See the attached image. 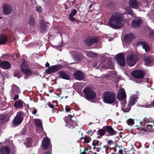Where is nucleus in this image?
<instances>
[{"instance_id": "f257e3e1", "label": "nucleus", "mask_w": 154, "mask_h": 154, "mask_svg": "<svg viewBox=\"0 0 154 154\" xmlns=\"http://www.w3.org/2000/svg\"><path fill=\"white\" fill-rule=\"evenodd\" d=\"M126 22L123 14L119 12H115L111 16L108 21V26L114 29H120Z\"/></svg>"}, {"instance_id": "f03ea898", "label": "nucleus", "mask_w": 154, "mask_h": 154, "mask_svg": "<svg viewBox=\"0 0 154 154\" xmlns=\"http://www.w3.org/2000/svg\"><path fill=\"white\" fill-rule=\"evenodd\" d=\"M138 60L137 56L133 54L128 55L126 58V61L127 64L131 66L134 65Z\"/></svg>"}, {"instance_id": "7ed1b4c3", "label": "nucleus", "mask_w": 154, "mask_h": 154, "mask_svg": "<svg viewBox=\"0 0 154 154\" xmlns=\"http://www.w3.org/2000/svg\"><path fill=\"white\" fill-rule=\"evenodd\" d=\"M116 59L117 63L121 66H124L125 65V62L124 55L122 53L116 55Z\"/></svg>"}, {"instance_id": "20e7f679", "label": "nucleus", "mask_w": 154, "mask_h": 154, "mask_svg": "<svg viewBox=\"0 0 154 154\" xmlns=\"http://www.w3.org/2000/svg\"><path fill=\"white\" fill-rule=\"evenodd\" d=\"M61 68L60 65H55L52 66L48 68L46 71L47 74H50L60 70Z\"/></svg>"}, {"instance_id": "39448f33", "label": "nucleus", "mask_w": 154, "mask_h": 154, "mask_svg": "<svg viewBox=\"0 0 154 154\" xmlns=\"http://www.w3.org/2000/svg\"><path fill=\"white\" fill-rule=\"evenodd\" d=\"M83 92L86 95V96H96V94L91 88L88 86L85 87L83 90Z\"/></svg>"}, {"instance_id": "423d86ee", "label": "nucleus", "mask_w": 154, "mask_h": 154, "mask_svg": "<svg viewBox=\"0 0 154 154\" xmlns=\"http://www.w3.org/2000/svg\"><path fill=\"white\" fill-rule=\"evenodd\" d=\"M132 74L134 77L138 79H142L144 76L143 72L140 70L134 71L132 72Z\"/></svg>"}, {"instance_id": "0eeeda50", "label": "nucleus", "mask_w": 154, "mask_h": 154, "mask_svg": "<svg viewBox=\"0 0 154 154\" xmlns=\"http://www.w3.org/2000/svg\"><path fill=\"white\" fill-rule=\"evenodd\" d=\"M74 78L78 80L82 81L85 79V75L84 73L79 71L75 72L73 74Z\"/></svg>"}, {"instance_id": "6e6552de", "label": "nucleus", "mask_w": 154, "mask_h": 154, "mask_svg": "<svg viewBox=\"0 0 154 154\" xmlns=\"http://www.w3.org/2000/svg\"><path fill=\"white\" fill-rule=\"evenodd\" d=\"M2 8L3 13L5 15L9 14L12 11L11 7L9 4L6 3H5L2 5Z\"/></svg>"}, {"instance_id": "1a4fd4ad", "label": "nucleus", "mask_w": 154, "mask_h": 154, "mask_svg": "<svg viewBox=\"0 0 154 154\" xmlns=\"http://www.w3.org/2000/svg\"><path fill=\"white\" fill-rule=\"evenodd\" d=\"M49 23H45L43 20L41 21L39 30L42 33L44 32L48 28Z\"/></svg>"}, {"instance_id": "9d476101", "label": "nucleus", "mask_w": 154, "mask_h": 154, "mask_svg": "<svg viewBox=\"0 0 154 154\" xmlns=\"http://www.w3.org/2000/svg\"><path fill=\"white\" fill-rule=\"evenodd\" d=\"M11 95H14V96H18L17 94L20 93L19 88L16 85H13L12 87L11 90Z\"/></svg>"}, {"instance_id": "9b49d317", "label": "nucleus", "mask_w": 154, "mask_h": 154, "mask_svg": "<svg viewBox=\"0 0 154 154\" xmlns=\"http://www.w3.org/2000/svg\"><path fill=\"white\" fill-rule=\"evenodd\" d=\"M24 64H25L24 62H23V64L21 65L20 69L21 71L25 75L30 76L32 74V71L30 69L25 68L24 66H23Z\"/></svg>"}, {"instance_id": "f8f14e48", "label": "nucleus", "mask_w": 154, "mask_h": 154, "mask_svg": "<svg viewBox=\"0 0 154 154\" xmlns=\"http://www.w3.org/2000/svg\"><path fill=\"white\" fill-rule=\"evenodd\" d=\"M137 45L138 46H141L144 49L145 51L146 52L148 51H149V45L146 43L144 42H138L137 43Z\"/></svg>"}, {"instance_id": "ddd939ff", "label": "nucleus", "mask_w": 154, "mask_h": 154, "mask_svg": "<svg viewBox=\"0 0 154 154\" xmlns=\"http://www.w3.org/2000/svg\"><path fill=\"white\" fill-rule=\"evenodd\" d=\"M98 40L97 38H88L85 41V43L88 45H90L91 44L96 42Z\"/></svg>"}, {"instance_id": "4468645a", "label": "nucleus", "mask_w": 154, "mask_h": 154, "mask_svg": "<svg viewBox=\"0 0 154 154\" xmlns=\"http://www.w3.org/2000/svg\"><path fill=\"white\" fill-rule=\"evenodd\" d=\"M12 114V113L8 114L6 115H2L0 116V122L1 123H3L4 122H8V118Z\"/></svg>"}, {"instance_id": "2eb2a0df", "label": "nucleus", "mask_w": 154, "mask_h": 154, "mask_svg": "<svg viewBox=\"0 0 154 154\" xmlns=\"http://www.w3.org/2000/svg\"><path fill=\"white\" fill-rule=\"evenodd\" d=\"M103 100L105 103L112 104L116 100L115 97H103Z\"/></svg>"}, {"instance_id": "dca6fc26", "label": "nucleus", "mask_w": 154, "mask_h": 154, "mask_svg": "<svg viewBox=\"0 0 154 154\" xmlns=\"http://www.w3.org/2000/svg\"><path fill=\"white\" fill-rule=\"evenodd\" d=\"M49 143L48 139L46 138H44L42 142V147L44 150L47 149L49 146Z\"/></svg>"}, {"instance_id": "f3484780", "label": "nucleus", "mask_w": 154, "mask_h": 154, "mask_svg": "<svg viewBox=\"0 0 154 154\" xmlns=\"http://www.w3.org/2000/svg\"><path fill=\"white\" fill-rule=\"evenodd\" d=\"M103 129L105 130L106 131L111 135H112L116 134V132L111 126H106L103 127Z\"/></svg>"}, {"instance_id": "a211bd4d", "label": "nucleus", "mask_w": 154, "mask_h": 154, "mask_svg": "<svg viewBox=\"0 0 154 154\" xmlns=\"http://www.w3.org/2000/svg\"><path fill=\"white\" fill-rule=\"evenodd\" d=\"M0 66L3 69H7L10 68L11 64L8 62L4 61L0 63Z\"/></svg>"}, {"instance_id": "6ab92c4d", "label": "nucleus", "mask_w": 154, "mask_h": 154, "mask_svg": "<svg viewBox=\"0 0 154 154\" xmlns=\"http://www.w3.org/2000/svg\"><path fill=\"white\" fill-rule=\"evenodd\" d=\"M142 23L141 20L139 18L136 19L132 22L131 26L133 28H136L139 26Z\"/></svg>"}, {"instance_id": "aec40b11", "label": "nucleus", "mask_w": 154, "mask_h": 154, "mask_svg": "<svg viewBox=\"0 0 154 154\" xmlns=\"http://www.w3.org/2000/svg\"><path fill=\"white\" fill-rule=\"evenodd\" d=\"M134 38V35L132 33H129L125 35L124 39V41L127 42H131Z\"/></svg>"}, {"instance_id": "412c9836", "label": "nucleus", "mask_w": 154, "mask_h": 154, "mask_svg": "<svg viewBox=\"0 0 154 154\" xmlns=\"http://www.w3.org/2000/svg\"><path fill=\"white\" fill-rule=\"evenodd\" d=\"M0 152L2 154H9L10 152V149L7 146H2L0 149Z\"/></svg>"}, {"instance_id": "4be33fe9", "label": "nucleus", "mask_w": 154, "mask_h": 154, "mask_svg": "<svg viewBox=\"0 0 154 154\" xmlns=\"http://www.w3.org/2000/svg\"><path fill=\"white\" fill-rule=\"evenodd\" d=\"M129 5L130 7L136 9L138 8L139 3L136 0H130Z\"/></svg>"}, {"instance_id": "5701e85b", "label": "nucleus", "mask_w": 154, "mask_h": 154, "mask_svg": "<svg viewBox=\"0 0 154 154\" xmlns=\"http://www.w3.org/2000/svg\"><path fill=\"white\" fill-rule=\"evenodd\" d=\"M77 12V11L75 9H73L71 11L69 16V18L70 21H75V19L73 17V16L75 15Z\"/></svg>"}, {"instance_id": "b1692460", "label": "nucleus", "mask_w": 154, "mask_h": 154, "mask_svg": "<svg viewBox=\"0 0 154 154\" xmlns=\"http://www.w3.org/2000/svg\"><path fill=\"white\" fill-rule=\"evenodd\" d=\"M58 74L60 77L62 79L66 80H69L70 79L69 76L66 74L63 71H59Z\"/></svg>"}, {"instance_id": "393cba45", "label": "nucleus", "mask_w": 154, "mask_h": 154, "mask_svg": "<svg viewBox=\"0 0 154 154\" xmlns=\"http://www.w3.org/2000/svg\"><path fill=\"white\" fill-rule=\"evenodd\" d=\"M35 122V125L40 130L42 131L43 130L42 126V123L41 120L38 119H35L34 120Z\"/></svg>"}, {"instance_id": "a878e982", "label": "nucleus", "mask_w": 154, "mask_h": 154, "mask_svg": "<svg viewBox=\"0 0 154 154\" xmlns=\"http://www.w3.org/2000/svg\"><path fill=\"white\" fill-rule=\"evenodd\" d=\"M8 39L7 36L3 34L0 35V44L4 45Z\"/></svg>"}, {"instance_id": "bb28decb", "label": "nucleus", "mask_w": 154, "mask_h": 154, "mask_svg": "<svg viewBox=\"0 0 154 154\" xmlns=\"http://www.w3.org/2000/svg\"><path fill=\"white\" fill-rule=\"evenodd\" d=\"M23 120L19 118L16 117V116L13 121V124L14 126H17L20 125L22 122Z\"/></svg>"}, {"instance_id": "cd10ccee", "label": "nucleus", "mask_w": 154, "mask_h": 154, "mask_svg": "<svg viewBox=\"0 0 154 154\" xmlns=\"http://www.w3.org/2000/svg\"><path fill=\"white\" fill-rule=\"evenodd\" d=\"M137 97H130L128 105L129 106L133 105L137 101Z\"/></svg>"}, {"instance_id": "c85d7f7f", "label": "nucleus", "mask_w": 154, "mask_h": 154, "mask_svg": "<svg viewBox=\"0 0 154 154\" xmlns=\"http://www.w3.org/2000/svg\"><path fill=\"white\" fill-rule=\"evenodd\" d=\"M23 102L21 100L16 101L14 103V106L17 108H19L23 106Z\"/></svg>"}, {"instance_id": "c756f323", "label": "nucleus", "mask_w": 154, "mask_h": 154, "mask_svg": "<svg viewBox=\"0 0 154 154\" xmlns=\"http://www.w3.org/2000/svg\"><path fill=\"white\" fill-rule=\"evenodd\" d=\"M74 56V58L78 61H80L84 58V56L83 55L81 54H73Z\"/></svg>"}, {"instance_id": "7c9ffc66", "label": "nucleus", "mask_w": 154, "mask_h": 154, "mask_svg": "<svg viewBox=\"0 0 154 154\" xmlns=\"http://www.w3.org/2000/svg\"><path fill=\"white\" fill-rule=\"evenodd\" d=\"M29 26L31 28L33 27L34 24V18L32 16H31L30 17L29 21Z\"/></svg>"}, {"instance_id": "2f4dec72", "label": "nucleus", "mask_w": 154, "mask_h": 154, "mask_svg": "<svg viewBox=\"0 0 154 154\" xmlns=\"http://www.w3.org/2000/svg\"><path fill=\"white\" fill-rule=\"evenodd\" d=\"M116 94L111 91H107L103 94V96H115Z\"/></svg>"}, {"instance_id": "473e14b6", "label": "nucleus", "mask_w": 154, "mask_h": 154, "mask_svg": "<svg viewBox=\"0 0 154 154\" xmlns=\"http://www.w3.org/2000/svg\"><path fill=\"white\" fill-rule=\"evenodd\" d=\"M117 96H126L124 90L122 88L120 89L117 94Z\"/></svg>"}, {"instance_id": "72a5a7b5", "label": "nucleus", "mask_w": 154, "mask_h": 154, "mask_svg": "<svg viewBox=\"0 0 154 154\" xmlns=\"http://www.w3.org/2000/svg\"><path fill=\"white\" fill-rule=\"evenodd\" d=\"M25 115L24 113L22 111H20L17 112V115L16 116V117L19 118L20 119L23 120V117Z\"/></svg>"}, {"instance_id": "f704fd0d", "label": "nucleus", "mask_w": 154, "mask_h": 154, "mask_svg": "<svg viewBox=\"0 0 154 154\" xmlns=\"http://www.w3.org/2000/svg\"><path fill=\"white\" fill-rule=\"evenodd\" d=\"M152 61V59L150 57H146L144 58V61L147 64L151 63Z\"/></svg>"}, {"instance_id": "c9c22d12", "label": "nucleus", "mask_w": 154, "mask_h": 154, "mask_svg": "<svg viewBox=\"0 0 154 154\" xmlns=\"http://www.w3.org/2000/svg\"><path fill=\"white\" fill-rule=\"evenodd\" d=\"M86 55L89 57H94L97 56L96 54L91 51H86Z\"/></svg>"}, {"instance_id": "e433bc0d", "label": "nucleus", "mask_w": 154, "mask_h": 154, "mask_svg": "<svg viewBox=\"0 0 154 154\" xmlns=\"http://www.w3.org/2000/svg\"><path fill=\"white\" fill-rule=\"evenodd\" d=\"M106 131L105 130L103 129H100L97 131L98 134L101 136H103L105 134V132Z\"/></svg>"}, {"instance_id": "4c0bfd02", "label": "nucleus", "mask_w": 154, "mask_h": 154, "mask_svg": "<svg viewBox=\"0 0 154 154\" xmlns=\"http://www.w3.org/2000/svg\"><path fill=\"white\" fill-rule=\"evenodd\" d=\"M126 12L131 15L133 14L132 10L129 8H126L125 9Z\"/></svg>"}, {"instance_id": "58836bf2", "label": "nucleus", "mask_w": 154, "mask_h": 154, "mask_svg": "<svg viewBox=\"0 0 154 154\" xmlns=\"http://www.w3.org/2000/svg\"><path fill=\"white\" fill-rule=\"evenodd\" d=\"M134 120L132 119H128L127 121V123L128 124L130 125H132L134 123Z\"/></svg>"}, {"instance_id": "ea45409f", "label": "nucleus", "mask_w": 154, "mask_h": 154, "mask_svg": "<svg viewBox=\"0 0 154 154\" xmlns=\"http://www.w3.org/2000/svg\"><path fill=\"white\" fill-rule=\"evenodd\" d=\"M95 97H85V98L91 102H94V100Z\"/></svg>"}, {"instance_id": "a19ab883", "label": "nucleus", "mask_w": 154, "mask_h": 154, "mask_svg": "<svg viewBox=\"0 0 154 154\" xmlns=\"http://www.w3.org/2000/svg\"><path fill=\"white\" fill-rule=\"evenodd\" d=\"M36 11L38 13H41L42 11V9L41 6H38L36 8Z\"/></svg>"}, {"instance_id": "79ce46f5", "label": "nucleus", "mask_w": 154, "mask_h": 154, "mask_svg": "<svg viewBox=\"0 0 154 154\" xmlns=\"http://www.w3.org/2000/svg\"><path fill=\"white\" fill-rule=\"evenodd\" d=\"M95 141V140H93V143H92V145L93 146H94V149L95 148V149H97V148H96L95 147V146L96 145H97V144L99 143V141L97 140L96 141L95 143H94V142Z\"/></svg>"}, {"instance_id": "37998d69", "label": "nucleus", "mask_w": 154, "mask_h": 154, "mask_svg": "<svg viewBox=\"0 0 154 154\" xmlns=\"http://www.w3.org/2000/svg\"><path fill=\"white\" fill-rule=\"evenodd\" d=\"M154 106V100L150 104L147 105L146 106V107H152Z\"/></svg>"}, {"instance_id": "c03bdc74", "label": "nucleus", "mask_w": 154, "mask_h": 154, "mask_svg": "<svg viewBox=\"0 0 154 154\" xmlns=\"http://www.w3.org/2000/svg\"><path fill=\"white\" fill-rule=\"evenodd\" d=\"M126 97H117V99L121 100L122 101L125 99Z\"/></svg>"}, {"instance_id": "a18cd8bd", "label": "nucleus", "mask_w": 154, "mask_h": 154, "mask_svg": "<svg viewBox=\"0 0 154 154\" xmlns=\"http://www.w3.org/2000/svg\"><path fill=\"white\" fill-rule=\"evenodd\" d=\"M23 62H24V63H25V64H24L23 65L24 66L25 68H27L28 66V65H27V63L25 62V61L24 60H23V62H22L21 65H22L23 64Z\"/></svg>"}, {"instance_id": "49530a36", "label": "nucleus", "mask_w": 154, "mask_h": 154, "mask_svg": "<svg viewBox=\"0 0 154 154\" xmlns=\"http://www.w3.org/2000/svg\"><path fill=\"white\" fill-rule=\"evenodd\" d=\"M48 105L50 108H53V109L54 108V105L51 104L50 102H49L48 103Z\"/></svg>"}, {"instance_id": "de8ad7c7", "label": "nucleus", "mask_w": 154, "mask_h": 154, "mask_svg": "<svg viewBox=\"0 0 154 154\" xmlns=\"http://www.w3.org/2000/svg\"><path fill=\"white\" fill-rule=\"evenodd\" d=\"M121 103L123 106L124 105H125L126 103V98L125 99L123 100H122L121 102Z\"/></svg>"}, {"instance_id": "09e8293b", "label": "nucleus", "mask_w": 154, "mask_h": 154, "mask_svg": "<svg viewBox=\"0 0 154 154\" xmlns=\"http://www.w3.org/2000/svg\"><path fill=\"white\" fill-rule=\"evenodd\" d=\"M85 142L86 143H88L89 142V139L87 137H84Z\"/></svg>"}, {"instance_id": "8fccbe9b", "label": "nucleus", "mask_w": 154, "mask_h": 154, "mask_svg": "<svg viewBox=\"0 0 154 154\" xmlns=\"http://www.w3.org/2000/svg\"><path fill=\"white\" fill-rule=\"evenodd\" d=\"M106 54H107V53H105V54H102L101 55V58H104V59L105 60H106V58L105 57Z\"/></svg>"}, {"instance_id": "3c124183", "label": "nucleus", "mask_w": 154, "mask_h": 154, "mask_svg": "<svg viewBox=\"0 0 154 154\" xmlns=\"http://www.w3.org/2000/svg\"><path fill=\"white\" fill-rule=\"evenodd\" d=\"M107 143L108 144L110 145L111 144H114V143H113V142L111 140H108L107 142Z\"/></svg>"}, {"instance_id": "603ef678", "label": "nucleus", "mask_w": 154, "mask_h": 154, "mask_svg": "<svg viewBox=\"0 0 154 154\" xmlns=\"http://www.w3.org/2000/svg\"><path fill=\"white\" fill-rule=\"evenodd\" d=\"M14 75L15 77H17L18 78H20L21 76V75H18L17 74H14Z\"/></svg>"}, {"instance_id": "864d4df0", "label": "nucleus", "mask_w": 154, "mask_h": 154, "mask_svg": "<svg viewBox=\"0 0 154 154\" xmlns=\"http://www.w3.org/2000/svg\"><path fill=\"white\" fill-rule=\"evenodd\" d=\"M65 109L66 112H69L70 110L71 109L69 107H66Z\"/></svg>"}, {"instance_id": "5fc2aeb1", "label": "nucleus", "mask_w": 154, "mask_h": 154, "mask_svg": "<svg viewBox=\"0 0 154 154\" xmlns=\"http://www.w3.org/2000/svg\"><path fill=\"white\" fill-rule=\"evenodd\" d=\"M110 76H109V75H108L106 74H105V75H103V77H104L106 78H108Z\"/></svg>"}, {"instance_id": "6e6d98bb", "label": "nucleus", "mask_w": 154, "mask_h": 154, "mask_svg": "<svg viewBox=\"0 0 154 154\" xmlns=\"http://www.w3.org/2000/svg\"><path fill=\"white\" fill-rule=\"evenodd\" d=\"M50 66V64L49 63L47 62L45 64V66L46 67H49Z\"/></svg>"}, {"instance_id": "4d7b16f0", "label": "nucleus", "mask_w": 154, "mask_h": 154, "mask_svg": "<svg viewBox=\"0 0 154 154\" xmlns=\"http://www.w3.org/2000/svg\"><path fill=\"white\" fill-rule=\"evenodd\" d=\"M37 110L35 109L33 110L32 113L33 114H35L37 112Z\"/></svg>"}, {"instance_id": "13d9d810", "label": "nucleus", "mask_w": 154, "mask_h": 154, "mask_svg": "<svg viewBox=\"0 0 154 154\" xmlns=\"http://www.w3.org/2000/svg\"><path fill=\"white\" fill-rule=\"evenodd\" d=\"M51 151H48L47 152H45L44 154H51Z\"/></svg>"}, {"instance_id": "bf43d9fd", "label": "nucleus", "mask_w": 154, "mask_h": 154, "mask_svg": "<svg viewBox=\"0 0 154 154\" xmlns=\"http://www.w3.org/2000/svg\"><path fill=\"white\" fill-rule=\"evenodd\" d=\"M103 148H105L106 149H108L109 148V146H103Z\"/></svg>"}, {"instance_id": "052dcab7", "label": "nucleus", "mask_w": 154, "mask_h": 154, "mask_svg": "<svg viewBox=\"0 0 154 154\" xmlns=\"http://www.w3.org/2000/svg\"><path fill=\"white\" fill-rule=\"evenodd\" d=\"M19 97H14V100H16L18 99Z\"/></svg>"}, {"instance_id": "680f3d73", "label": "nucleus", "mask_w": 154, "mask_h": 154, "mask_svg": "<svg viewBox=\"0 0 154 154\" xmlns=\"http://www.w3.org/2000/svg\"><path fill=\"white\" fill-rule=\"evenodd\" d=\"M141 130L144 132H146L147 131L146 130L144 129H142Z\"/></svg>"}, {"instance_id": "e2e57ef3", "label": "nucleus", "mask_w": 154, "mask_h": 154, "mask_svg": "<svg viewBox=\"0 0 154 154\" xmlns=\"http://www.w3.org/2000/svg\"><path fill=\"white\" fill-rule=\"evenodd\" d=\"M122 152V150H119V152L121 154Z\"/></svg>"}, {"instance_id": "0e129e2a", "label": "nucleus", "mask_w": 154, "mask_h": 154, "mask_svg": "<svg viewBox=\"0 0 154 154\" xmlns=\"http://www.w3.org/2000/svg\"><path fill=\"white\" fill-rule=\"evenodd\" d=\"M69 116H70V118L71 119V120L72 121V118L73 116L71 115H69Z\"/></svg>"}, {"instance_id": "69168bd1", "label": "nucleus", "mask_w": 154, "mask_h": 154, "mask_svg": "<svg viewBox=\"0 0 154 154\" xmlns=\"http://www.w3.org/2000/svg\"><path fill=\"white\" fill-rule=\"evenodd\" d=\"M100 150V149H98V148H97V152H99Z\"/></svg>"}, {"instance_id": "338daca9", "label": "nucleus", "mask_w": 154, "mask_h": 154, "mask_svg": "<svg viewBox=\"0 0 154 154\" xmlns=\"http://www.w3.org/2000/svg\"><path fill=\"white\" fill-rule=\"evenodd\" d=\"M63 45H60L59 46H60V47H63Z\"/></svg>"}, {"instance_id": "774afa93", "label": "nucleus", "mask_w": 154, "mask_h": 154, "mask_svg": "<svg viewBox=\"0 0 154 154\" xmlns=\"http://www.w3.org/2000/svg\"><path fill=\"white\" fill-rule=\"evenodd\" d=\"M94 154H97V153H96V152H94Z\"/></svg>"}]
</instances>
